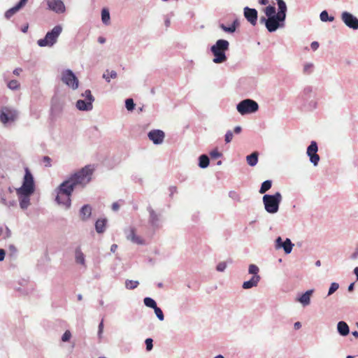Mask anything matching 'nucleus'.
<instances>
[{
  "label": "nucleus",
  "mask_w": 358,
  "mask_h": 358,
  "mask_svg": "<svg viewBox=\"0 0 358 358\" xmlns=\"http://www.w3.org/2000/svg\"><path fill=\"white\" fill-rule=\"evenodd\" d=\"M339 288V285L337 282H332L328 291L327 296H331Z\"/></svg>",
  "instance_id": "nucleus-42"
},
{
  "label": "nucleus",
  "mask_w": 358,
  "mask_h": 358,
  "mask_svg": "<svg viewBox=\"0 0 358 358\" xmlns=\"http://www.w3.org/2000/svg\"><path fill=\"white\" fill-rule=\"evenodd\" d=\"M311 92H312V88L310 87H307L303 90V93L306 94H310Z\"/></svg>",
  "instance_id": "nucleus-58"
},
{
  "label": "nucleus",
  "mask_w": 358,
  "mask_h": 358,
  "mask_svg": "<svg viewBox=\"0 0 358 358\" xmlns=\"http://www.w3.org/2000/svg\"><path fill=\"white\" fill-rule=\"evenodd\" d=\"M27 0H20L19 3L17 4L19 5L21 8L23 7L27 3Z\"/></svg>",
  "instance_id": "nucleus-60"
},
{
  "label": "nucleus",
  "mask_w": 358,
  "mask_h": 358,
  "mask_svg": "<svg viewBox=\"0 0 358 358\" xmlns=\"http://www.w3.org/2000/svg\"><path fill=\"white\" fill-rule=\"evenodd\" d=\"M266 17L260 18V22L264 24L266 28L269 32H274L279 28L285 27V22L287 14L280 10L276 13V8L273 5H268L263 9Z\"/></svg>",
  "instance_id": "nucleus-1"
},
{
  "label": "nucleus",
  "mask_w": 358,
  "mask_h": 358,
  "mask_svg": "<svg viewBox=\"0 0 358 358\" xmlns=\"http://www.w3.org/2000/svg\"><path fill=\"white\" fill-rule=\"evenodd\" d=\"M103 331V321L101 320V322L99 324V329H98V336L99 338L101 337Z\"/></svg>",
  "instance_id": "nucleus-51"
},
{
  "label": "nucleus",
  "mask_w": 358,
  "mask_h": 358,
  "mask_svg": "<svg viewBox=\"0 0 358 358\" xmlns=\"http://www.w3.org/2000/svg\"><path fill=\"white\" fill-rule=\"evenodd\" d=\"M229 43L224 39H219L211 46L210 51L214 58L213 62L215 64H222L227 59L225 52L229 50Z\"/></svg>",
  "instance_id": "nucleus-5"
},
{
  "label": "nucleus",
  "mask_w": 358,
  "mask_h": 358,
  "mask_svg": "<svg viewBox=\"0 0 358 358\" xmlns=\"http://www.w3.org/2000/svg\"><path fill=\"white\" fill-rule=\"evenodd\" d=\"M277 4H278V10H280V8L282 9V12L283 13L287 14V7L286 5V3L284 0H276Z\"/></svg>",
  "instance_id": "nucleus-38"
},
{
  "label": "nucleus",
  "mask_w": 358,
  "mask_h": 358,
  "mask_svg": "<svg viewBox=\"0 0 358 358\" xmlns=\"http://www.w3.org/2000/svg\"><path fill=\"white\" fill-rule=\"evenodd\" d=\"M260 5L266 6L269 3V0H258Z\"/></svg>",
  "instance_id": "nucleus-56"
},
{
  "label": "nucleus",
  "mask_w": 358,
  "mask_h": 358,
  "mask_svg": "<svg viewBox=\"0 0 358 358\" xmlns=\"http://www.w3.org/2000/svg\"><path fill=\"white\" fill-rule=\"evenodd\" d=\"M21 8V7L16 4L15 6H13V8L8 9L6 13H5V17L7 18V19H9L10 17H11L15 13H16Z\"/></svg>",
  "instance_id": "nucleus-32"
},
{
  "label": "nucleus",
  "mask_w": 358,
  "mask_h": 358,
  "mask_svg": "<svg viewBox=\"0 0 358 358\" xmlns=\"http://www.w3.org/2000/svg\"><path fill=\"white\" fill-rule=\"evenodd\" d=\"M337 331L341 336H346L350 333V328L345 322L340 321L337 324Z\"/></svg>",
  "instance_id": "nucleus-23"
},
{
  "label": "nucleus",
  "mask_w": 358,
  "mask_h": 358,
  "mask_svg": "<svg viewBox=\"0 0 358 358\" xmlns=\"http://www.w3.org/2000/svg\"><path fill=\"white\" fill-rule=\"evenodd\" d=\"M71 338V333L69 330H66L62 336V341L63 342H67Z\"/></svg>",
  "instance_id": "nucleus-47"
},
{
  "label": "nucleus",
  "mask_w": 358,
  "mask_h": 358,
  "mask_svg": "<svg viewBox=\"0 0 358 358\" xmlns=\"http://www.w3.org/2000/svg\"><path fill=\"white\" fill-rule=\"evenodd\" d=\"M5 257V251L3 249H0V262L3 261Z\"/></svg>",
  "instance_id": "nucleus-57"
},
{
  "label": "nucleus",
  "mask_w": 358,
  "mask_h": 358,
  "mask_svg": "<svg viewBox=\"0 0 358 358\" xmlns=\"http://www.w3.org/2000/svg\"><path fill=\"white\" fill-rule=\"evenodd\" d=\"M75 261L77 264L86 267L85 255L80 248H77L75 250Z\"/></svg>",
  "instance_id": "nucleus-24"
},
{
  "label": "nucleus",
  "mask_w": 358,
  "mask_h": 358,
  "mask_svg": "<svg viewBox=\"0 0 358 358\" xmlns=\"http://www.w3.org/2000/svg\"><path fill=\"white\" fill-rule=\"evenodd\" d=\"M238 25H239V22H238V20L237 19H236V20H235L233 22L232 24H231V26H234L235 29H236V27H237Z\"/></svg>",
  "instance_id": "nucleus-63"
},
{
  "label": "nucleus",
  "mask_w": 358,
  "mask_h": 358,
  "mask_svg": "<svg viewBox=\"0 0 358 358\" xmlns=\"http://www.w3.org/2000/svg\"><path fill=\"white\" fill-rule=\"evenodd\" d=\"M259 268L253 264H251L248 266V273L252 275V276H260L259 275Z\"/></svg>",
  "instance_id": "nucleus-33"
},
{
  "label": "nucleus",
  "mask_w": 358,
  "mask_h": 358,
  "mask_svg": "<svg viewBox=\"0 0 358 358\" xmlns=\"http://www.w3.org/2000/svg\"><path fill=\"white\" fill-rule=\"evenodd\" d=\"M92 215V207L88 205H84L80 210V217L83 221L87 220Z\"/></svg>",
  "instance_id": "nucleus-22"
},
{
  "label": "nucleus",
  "mask_w": 358,
  "mask_h": 358,
  "mask_svg": "<svg viewBox=\"0 0 358 358\" xmlns=\"http://www.w3.org/2000/svg\"><path fill=\"white\" fill-rule=\"evenodd\" d=\"M76 108L79 110L83 111H90L92 109L93 105L90 101H87V99H79L76 101Z\"/></svg>",
  "instance_id": "nucleus-20"
},
{
  "label": "nucleus",
  "mask_w": 358,
  "mask_h": 358,
  "mask_svg": "<svg viewBox=\"0 0 358 358\" xmlns=\"http://www.w3.org/2000/svg\"><path fill=\"white\" fill-rule=\"evenodd\" d=\"M149 139L155 145H160L163 143L165 134L159 129H154L150 131L148 134Z\"/></svg>",
  "instance_id": "nucleus-16"
},
{
  "label": "nucleus",
  "mask_w": 358,
  "mask_h": 358,
  "mask_svg": "<svg viewBox=\"0 0 358 358\" xmlns=\"http://www.w3.org/2000/svg\"><path fill=\"white\" fill-rule=\"evenodd\" d=\"M82 96L84 97V99H87V101H90L92 103L94 102V98L92 95L91 91L90 90H85Z\"/></svg>",
  "instance_id": "nucleus-40"
},
{
  "label": "nucleus",
  "mask_w": 358,
  "mask_h": 358,
  "mask_svg": "<svg viewBox=\"0 0 358 358\" xmlns=\"http://www.w3.org/2000/svg\"><path fill=\"white\" fill-rule=\"evenodd\" d=\"M354 273L357 277V280H358V267H355L354 269Z\"/></svg>",
  "instance_id": "nucleus-64"
},
{
  "label": "nucleus",
  "mask_w": 358,
  "mask_h": 358,
  "mask_svg": "<svg viewBox=\"0 0 358 358\" xmlns=\"http://www.w3.org/2000/svg\"><path fill=\"white\" fill-rule=\"evenodd\" d=\"M147 210L149 213L148 222L150 224V225L154 228L160 227L162 222L161 214L155 212L151 206H148L147 208Z\"/></svg>",
  "instance_id": "nucleus-15"
},
{
  "label": "nucleus",
  "mask_w": 358,
  "mask_h": 358,
  "mask_svg": "<svg viewBox=\"0 0 358 358\" xmlns=\"http://www.w3.org/2000/svg\"><path fill=\"white\" fill-rule=\"evenodd\" d=\"M94 171V169L92 165H87L71 175V176L64 182L68 186H71L73 190L77 186L83 188L91 181Z\"/></svg>",
  "instance_id": "nucleus-3"
},
{
  "label": "nucleus",
  "mask_w": 358,
  "mask_h": 358,
  "mask_svg": "<svg viewBox=\"0 0 358 358\" xmlns=\"http://www.w3.org/2000/svg\"><path fill=\"white\" fill-rule=\"evenodd\" d=\"M310 48L314 51L317 50L318 49V48H319L318 42H317V41L312 42L311 44H310Z\"/></svg>",
  "instance_id": "nucleus-53"
},
{
  "label": "nucleus",
  "mask_w": 358,
  "mask_h": 358,
  "mask_svg": "<svg viewBox=\"0 0 358 358\" xmlns=\"http://www.w3.org/2000/svg\"><path fill=\"white\" fill-rule=\"evenodd\" d=\"M342 22L348 28L357 30L358 29V18L348 11H343L341 14Z\"/></svg>",
  "instance_id": "nucleus-11"
},
{
  "label": "nucleus",
  "mask_w": 358,
  "mask_h": 358,
  "mask_svg": "<svg viewBox=\"0 0 358 358\" xmlns=\"http://www.w3.org/2000/svg\"><path fill=\"white\" fill-rule=\"evenodd\" d=\"M271 186H272L271 180H268L263 182L261 185L260 189L259 191V193L264 194L266 191H268V189H271Z\"/></svg>",
  "instance_id": "nucleus-30"
},
{
  "label": "nucleus",
  "mask_w": 358,
  "mask_h": 358,
  "mask_svg": "<svg viewBox=\"0 0 358 358\" xmlns=\"http://www.w3.org/2000/svg\"><path fill=\"white\" fill-rule=\"evenodd\" d=\"M227 268V263L224 262H221L218 263L216 266V270L219 272H223Z\"/></svg>",
  "instance_id": "nucleus-48"
},
{
  "label": "nucleus",
  "mask_w": 358,
  "mask_h": 358,
  "mask_svg": "<svg viewBox=\"0 0 358 358\" xmlns=\"http://www.w3.org/2000/svg\"><path fill=\"white\" fill-rule=\"evenodd\" d=\"M318 146L315 141H311L306 151L307 155L309 157L310 162L313 166H317L320 162V156L317 155Z\"/></svg>",
  "instance_id": "nucleus-12"
},
{
  "label": "nucleus",
  "mask_w": 358,
  "mask_h": 358,
  "mask_svg": "<svg viewBox=\"0 0 358 358\" xmlns=\"http://www.w3.org/2000/svg\"><path fill=\"white\" fill-rule=\"evenodd\" d=\"M125 107L129 111H131L134 109L135 103L132 99H127L125 101Z\"/></svg>",
  "instance_id": "nucleus-41"
},
{
  "label": "nucleus",
  "mask_w": 358,
  "mask_h": 358,
  "mask_svg": "<svg viewBox=\"0 0 358 358\" xmlns=\"http://www.w3.org/2000/svg\"><path fill=\"white\" fill-rule=\"evenodd\" d=\"M34 189L33 176L28 169H26L22 185L16 189L20 206L22 209L26 210L30 206V196L34 192Z\"/></svg>",
  "instance_id": "nucleus-2"
},
{
  "label": "nucleus",
  "mask_w": 358,
  "mask_h": 358,
  "mask_svg": "<svg viewBox=\"0 0 358 358\" xmlns=\"http://www.w3.org/2000/svg\"><path fill=\"white\" fill-rule=\"evenodd\" d=\"M243 14L248 22L252 26H255L257 24L258 13L255 8L245 7L243 9Z\"/></svg>",
  "instance_id": "nucleus-17"
},
{
  "label": "nucleus",
  "mask_w": 358,
  "mask_h": 358,
  "mask_svg": "<svg viewBox=\"0 0 358 358\" xmlns=\"http://www.w3.org/2000/svg\"><path fill=\"white\" fill-rule=\"evenodd\" d=\"M1 203L8 207L14 206L16 205V201L15 200H8L6 193H2L1 194Z\"/></svg>",
  "instance_id": "nucleus-27"
},
{
  "label": "nucleus",
  "mask_w": 358,
  "mask_h": 358,
  "mask_svg": "<svg viewBox=\"0 0 358 358\" xmlns=\"http://www.w3.org/2000/svg\"><path fill=\"white\" fill-rule=\"evenodd\" d=\"M117 73L115 71H106V73L103 74V78H104L108 83L110 81V78H115L117 77Z\"/></svg>",
  "instance_id": "nucleus-34"
},
{
  "label": "nucleus",
  "mask_w": 358,
  "mask_h": 358,
  "mask_svg": "<svg viewBox=\"0 0 358 358\" xmlns=\"http://www.w3.org/2000/svg\"><path fill=\"white\" fill-rule=\"evenodd\" d=\"M241 131V127L240 126H236L235 128H234V132L236 134H239L240 132Z\"/></svg>",
  "instance_id": "nucleus-62"
},
{
  "label": "nucleus",
  "mask_w": 358,
  "mask_h": 358,
  "mask_svg": "<svg viewBox=\"0 0 358 358\" xmlns=\"http://www.w3.org/2000/svg\"><path fill=\"white\" fill-rule=\"evenodd\" d=\"M154 310H155V313L156 316L157 317V318L160 321H163L164 319V313H163L162 310H161V308H159V307L157 306L155 308H154Z\"/></svg>",
  "instance_id": "nucleus-44"
},
{
  "label": "nucleus",
  "mask_w": 358,
  "mask_h": 358,
  "mask_svg": "<svg viewBox=\"0 0 358 358\" xmlns=\"http://www.w3.org/2000/svg\"><path fill=\"white\" fill-rule=\"evenodd\" d=\"M22 71V69L21 68H16L13 70V74L16 76H19L20 73Z\"/></svg>",
  "instance_id": "nucleus-55"
},
{
  "label": "nucleus",
  "mask_w": 358,
  "mask_h": 358,
  "mask_svg": "<svg viewBox=\"0 0 358 358\" xmlns=\"http://www.w3.org/2000/svg\"><path fill=\"white\" fill-rule=\"evenodd\" d=\"M313 293V289H308L302 294L299 295L296 299V301L300 303L303 307H306L310 304V299Z\"/></svg>",
  "instance_id": "nucleus-18"
},
{
  "label": "nucleus",
  "mask_w": 358,
  "mask_h": 358,
  "mask_svg": "<svg viewBox=\"0 0 358 358\" xmlns=\"http://www.w3.org/2000/svg\"><path fill=\"white\" fill-rule=\"evenodd\" d=\"M320 17L322 22H333L334 20V17L333 16H329L327 10L322 11L320 15Z\"/></svg>",
  "instance_id": "nucleus-35"
},
{
  "label": "nucleus",
  "mask_w": 358,
  "mask_h": 358,
  "mask_svg": "<svg viewBox=\"0 0 358 358\" xmlns=\"http://www.w3.org/2000/svg\"><path fill=\"white\" fill-rule=\"evenodd\" d=\"M120 205L118 203V202H114L112 204V210L114 211H117L120 209Z\"/></svg>",
  "instance_id": "nucleus-54"
},
{
  "label": "nucleus",
  "mask_w": 358,
  "mask_h": 358,
  "mask_svg": "<svg viewBox=\"0 0 358 358\" xmlns=\"http://www.w3.org/2000/svg\"><path fill=\"white\" fill-rule=\"evenodd\" d=\"M258 109L257 102L250 99H244L236 105V110L242 115L255 113Z\"/></svg>",
  "instance_id": "nucleus-8"
},
{
  "label": "nucleus",
  "mask_w": 358,
  "mask_h": 358,
  "mask_svg": "<svg viewBox=\"0 0 358 358\" xmlns=\"http://www.w3.org/2000/svg\"><path fill=\"white\" fill-rule=\"evenodd\" d=\"M294 327L295 329H299L301 327V324L299 322H296L294 324Z\"/></svg>",
  "instance_id": "nucleus-59"
},
{
  "label": "nucleus",
  "mask_w": 358,
  "mask_h": 358,
  "mask_svg": "<svg viewBox=\"0 0 358 358\" xmlns=\"http://www.w3.org/2000/svg\"><path fill=\"white\" fill-rule=\"evenodd\" d=\"M143 302L147 307L152 308L153 309L157 306L155 301L150 297H145Z\"/></svg>",
  "instance_id": "nucleus-37"
},
{
  "label": "nucleus",
  "mask_w": 358,
  "mask_h": 358,
  "mask_svg": "<svg viewBox=\"0 0 358 358\" xmlns=\"http://www.w3.org/2000/svg\"><path fill=\"white\" fill-rule=\"evenodd\" d=\"M314 64L311 62H306L303 66V73L309 75L313 73Z\"/></svg>",
  "instance_id": "nucleus-31"
},
{
  "label": "nucleus",
  "mask_w": 358,
  "mask_h": 358,
  "mask_svg": "<svg viewBox=\"0 0 358 358\" xmlns=\"http://www.w3.org/2000/svg\"><path fill=\"white\" fill-rule=\"evenodd\" d=\"M62 81L72 90H76L79 86V81L74 73L70 69H65L61 73Z\"/></svg>",
  "instance_id": "nucleus-9"
},
{
  "label": "nucleus",
  "mask_w": 358,
  "mask_h": 358,
  "mask_svg": "<svg viewBox=\"0 0 358 358\" xmlns=\"http://www.w3.org/2000/svg\"><path fill=\"white\" fill-rule=\"evenodd\" d=\"M220 27L224 31L227 32V33H234L236 31L234 26H231V25L229 27H227L224 24H220Z\"/></svg>",
  "instance_id": "nucleus-43"
},
{
  "label": "nucleus",
  "mask_w": 358,
  "mask_h": 358,
  "mask_svg": "<svg viewBox=\"0 0 358 358\" xmlns=\"http://www.w3.org/2000/svg\"><path fill=\"white\" fill-rule=\"evenodd\" d=\"M110 13L108 11V9L106 8H103L101 11V20H102V22L106 24V25H108L110 24Z\"/></svg>",
  "instance_id": "nucleus-29"
},
{
  "label": "nucleus",
  "mask_w": 358,
  "mask_h": 358,
  "mask_svg": "<svg viewBox=\"0 0 358 358\" xmlns=\"http://www.w3.org/2000/svg\"><path fill=\"white\" fill-rule=\"evenodd\" d=\"M43 160V162L45 163V166H51V159L49 157H48V156L44 157Z\"/></svg>",
  "instance_id": "nucleus-52"
},
{
  "label": "nucleus",
  "mask_w": 358,
  "mask_h": 358,
  "mask_svg": "<svg viewBox=\"0 0 358 358\" xmlns=\"http://www.w3.org/2000/svg\"><path fill=\"white\" fill-rule=\"evenodd\" d=\"M153 341L152 338H146L145 341V345H146V350L147 351H151L152 350V348H153Z\"/></svg>",
  "instance_id": "nucleus-45"
},
{
  "label": "nucleus",
  "mask_w": 358,
  "mask_h": 358,
  "mask_svg": "<svg viewBox=\"0 0 358 358\" xmlns=\"http://www.w3.org/2000/svg\"><path fill=\"white\" fill-rule=\"evenodd\" d=\"M260 280V276H252V278L249 280L243 282L242 287L244 289H249L252 287H257Z\"/></svg>",
  "instance_id": "nucleus-21"
},
{
  "label": "nucleus",
  "mask_w": 358,
  "mask_h": 358,
  "mask_svg": "<svg viewBox=\"0 0 358 358\" xmlns=\"http://www.w3.org/2000/svg\"><path fill=\"white\" fill-rule=\"evenodd\" d=\"M7 86L10 90H16L20 88V83L16 80H12L8 83Z\"/></svg>",
  "instance_id": "nucleus-39"
},
{
  "label": "nucleus",
  "mask_w": 358,
  "mask_h": 358,
  "mask_svg": "<svg viewBox=\"0 0 358 358\" xmlns=\"http://www.w3.org/2000/svg\"><path fill=\"white\" fill-rule=\"evenodd\" d=\"M294 244L291 240L287 238L284 241L280 236H278L275 241V248L279 250L282 248L285 253L288 255L292 251Z\"/></svg>",
  "instance_id": "nucleus-14"
},
{
  "label": "nucleus",
  "mask_w": 358,
  "mask_h": 358,
  "mask_svg": "<svg viewBox=\"0 0 358 358\" xmlns=\"http://www.w3.org/2000/svg\"><path fill=\"white\" fill-rule=\"evenodd\" d=\"M138 285L139 282L137 280H127L125 281V287L128 289H134L136 288Z\"/></svg>",
  "instance_id": "nucleus-36"
},
{
  "label": "nucleus",
  "mask_w": 358,
  "mask_h": 358,
  "mask_svg": "<svg viewBox=\"0 0 358 358\" xmlns=\"http://www.w3.org/2000/svg\"><path fill=\"white\" fill-rule=\"evenodd\" d=\"M258 156L259 153L257 152H254L252 154L248 155L246 157L248 164L250 166H256L258 162Z\"/></svg>",
  "instance_id": "nucleus-25"
},
{
  "label": "nucleus",
  "mask_w": 358,
  "mask_h": 358,
  "mask_svg": "<svg viewBox=\"0 0 358 358\" xmlns=\"http://www.w3.org/2000/svg\"><path fill=\"white\" fill-rule=\"evenodd\" d=\"M210 155L212 158L217 159L222 157V153L220 152L217 149H215L210 152Z\"/></svg>",
  "instance_id": "nucleus-49"
},
{
  "label": "nucleus",
  "mask_w": 358,
  "mask_h": 358,
  "mask_svg": "<svg viewBox=\"0 0 358 358\" xmlns=\"http://www.w3.org/2000/svg\"><path fill=\"white\" fill-rule=\"evenodd\" d=\"M73 192L71 186H68L64 182H62L55 189L56 202L65 209H69L71 205V196Z\"/></svg>",
  "instance_id": "nucleus-4"
},
{
  "label": "nucleus",
  "mask_w": 358,
  "mask_h": 358,
  "mask_svg": "<svg viewBox=\"0 0 358 358\" xmlns=\"http://www.w3.org/2000/svg\"><path fill=\"white\" fill-rule=\"evenodd\" d=\"M125 233L127 238L132 243L138 245H143L144 243L143 240L136 234V230L134 228L130 227L125 231Z\"/></svg>",
  "instance_id": "nucleus-19"
},
{
  "label": "nucleus",
  "mask_w": 358,
  "mask_h": 358,
  "mask_svg": "<svg viewBox=\"0 0 358 358\" xmlns=\"http://www.w3.org/2000/svg\"><path fill=\"white\" fill-rule=\"evenodd\" d=\"M48 9L57 13L62 14L66 12V6L62 0H45Z\"/></svg>",
  "instance_id": "nucleus-13"
},
{
  "label": "nucleus",
  "mask_w": 358,
  "mask_h": 358,
  "mask_svg": "<svg viewBox=\"0 0 358 358\" xmlns=\"http://www.w3.org/2000/svg\"><path fill=\"white\" fill-rule=\"evenodd\" d=\"M62 31V27L61 25H57L53 29L48 31L44 38L39 39L37 41V44L40 47H52L56 43L58 37Z\"/></svg>",
  "instance_id": "nucleus-7"
},
{
  "label": "nucleus",
  "mask_w": 358,
  "mask_h": 358,
  "mask_svg": "<svg viewBox=\"0 0 358 358\" xmlns=\"http://www.w3.org/2000/svg\"><path fill=\"white\" fill-rule=\"evenodd\" d=\"M106 219H99L95 223V229L97 233H103L106 230Z\"/></svg>",
  "instance_id": "nucleus-26"
},
{
  "label": "nucleus",
  "mask_w": 358,
  "mask_h": 358,
  "mask_svg": "<svg viewBox=\"0 0 358 358\" xmlns=\"http://www.w3.org/2000/svg\"><path fill=\"white\" fill-rule=\"evenodd\" d=\"M17 117V112L11 107L4 106L0 109V121L3 124L14 122Z\"/></svg>",
  "instance_id": "nucleus-10"
},
{
  "label": "nucleus",
  "mask_w": 358,
  "mask_h": 358,
  "mask_svg": "<svg viewBox=\"0 0 358 358\" xmlns=\"http://www.w3.org/2000/svg\"><path fill=\"white\" fill-rule=\"evenodd\" d=\"M117 245L116 244H113V245H111V247H110V251H111L112 252H115V250H117Z\"/></svg>",
  "instance_id": "nucleus-61"
},
{
  "label": "nucleus",
  "mask_w": 358,
  "mask_h": 358,
  "mask_svg": "<svg viewBox=\"0 0 358 358\" xmlns=\"http://www.w3.org/2000/svg\"><path fill=\"white\" fill-rule=\"evenodd\" d=\"M282 199V195L278 192L273 195L264 194L262 201L266 211L271 214L276 213L279 210V206Z\"/></svg>",
  "instance_id": "nucleus-6"
},
{
  "label": "nucleus",
  "mask_w": 358,
  "mask_h": 358,
  "mask_svg": "<svg viewBox=\"0 0 358 358\" xmlns=\"http://www.w3.org/2000/svg\"><path fill=\"white\" fill-rule=\"evenodd\" d=\"M199 166L200 168L206 169L208 166L209 158L207 155H202L199 157Z\"/></svg>",
  "instance_id": "nucleus-28"
},
{
  "label": "nucleus",
  "mask_w": 358,
  "mask_h": 358,
  "mask_svg": "<svg viewBox=\"0 0 358 358\" xmlns=\"http://www.w3.org/2000/svg\"><path fill=\"white\" fill-rule=\"evenodd\" d=\"M234 137V134L231 131L229 130L227 131L225 136H224V141L226 143H230Z\"/></svg>",
  "instance_id": "nucleus-46"
},
{
  "label": "nucleus",
  "mask_w": 358,
  "mask_h": 358,
  "mask_svg": "<svg viewBox=\"0 0 358 358\" xmlns=\"http://www.w3.org/2000/svg\"><path fill=\"white\" fill-rule=\"evenodd\" d=\"M229 196L230 198H231L233 200H235V201H240V196H239V194L235 192V191H231L229 192Z\"/></svg>",
  "instance_id": "nucleus-50"
}]
</instances>
